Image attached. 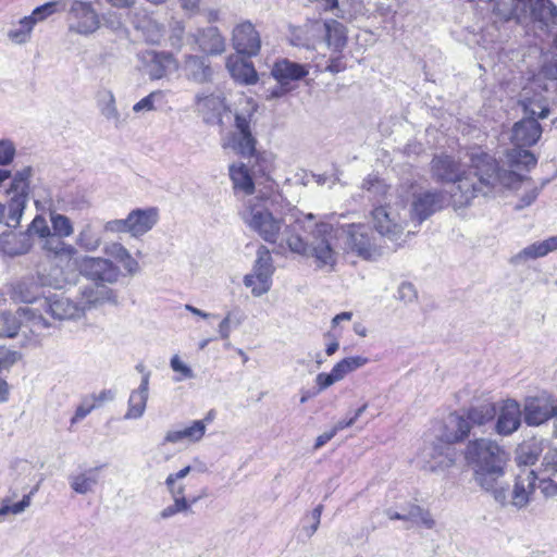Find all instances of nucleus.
Segmentation results:
<instances>
[{
	"mask_svg": "<svg viewBox=\"0 0 557 557\" xmlns=\"http://www.w3.org/2000/svg\"><path fill=\"white\" fill-rule=\"evenodd\" d=\"M288 203L277 193L249 198L240 212L244 223L264 242L277 244L280 250H289L301 257H312L319 268L333 269L337 263V233L333 224L315 221L312 213L295 216L286 223Z\"/></svg>",
	"mask_w": 557,
	"mask_h": 557,
	"instance_id": "nucleus-1",
	"label": "nucleus"
},
{
	"mask_svg": "<svg viewBox=\"0 0 557 557\" xmlns=\"http://www.w3.org/2000/svg\"><path fill=\"white\" fill-rule=\"evenodd\" d=\"M467 156L476 183L466 175L459 159L454 156L440 153L431 162V173L436 181L454 183L450 200L456 208L468 206L480 194L487 196L505 188H517L523 183L519 174L506 171L482 147L470 148Z\"/></svg>",
	"mask_w": 557,
	"mask_h": 557,
	"instance_id": "nucleus-2",
	"label": "nucleus"
},
{
	"mask_svg": "<svg viewBox=\"0 0 557 557\" xmlns=\"http://www.w3.org/2000/svg\"><path fill=\"white\" fill-rule=\"evenodd\" d=\"M240 108L235 112L234 128L226 138L224 146L231 148L242 157L255 160L251 171L244 163L230 165L228 172L235 191L251 195L257 184V173L264 172L261 162L264 159L256 153L257 140L252 134V117L257 111V104L248 98L240 101Z\"/></svg>",
	"mask_w": 557,
	"mask_h": 557,
	"instance_id": "nucleus-3",
	"label": "nucleus"
},
{
	"mask_svg": "<svg viewBox=\"0 0 557 557\" xmlns=\"http://www.w3.org/2000/svg\"><path fill=\"white\" fill-rule=\"evenodd\" d=\"M465 458L473 469L476 484L492 493L497 503L506 505L507 488L498 485L509 460L504 447L491 438H476L467 444Z\"/></svg>",
	"mask_w": 557,
	"mask_h": 557,
	"instance_id": "nucleus-4",
	"label": "nucleus"
},
{
	"mask_svg": "<svg viewBox=\"0 0 557 557\" xmlns=\"http://www.w3.org/2000/svg\"><path fill=\"white\" fill-rule=\"evenodd\" d=\"M543 133L541 124L534 117H525L516 122L511 129V141L515 148L506 154V162L515 169L530 168L536 164V158L532 152L524 149L534 146L541 138Z\"/></svg>",
	"mask_w": 557,
	"mask_h": 557,
	"instance_id": "nucleus-5",
	"label": "nucleus"
},
{
	"mask_svg": "<svg viewBox=\"0 0 557 557\" xmlns=\"http://www.w3.org/2000/svg\"><path fill=\"white\" fill-rule=\"evenodd\" d=\"M34 174L32 166L27 165L13 174L7 195L8 206L0 203V222L4 220L8 227L15 228L22 219L28 202L29 184Z\"/></svg>",
	"mask_w": 557,
	"mask_h": 557,
	"instance_id": "nucleus-6",
	"label": "nucleus"
},
{
	"mask_svg": "<svg viewBox=\"0 0 557 557\" xmlns=\"http://www.w3.org/2000/svg\"><path fill=\"white\" fill-rule=\"evenodd\" d=\"M408 210L403 200H394L376 206L372 211L375 230L391 240H397L408 224Z\"/></svg>",
	"mask_w": 557,
	"mask_h": 557,
	"instance_id": "nucleus-7",
	"label": "nucleus"
},
{
	"mask_svg": "<svg viewBox=\"0 0 557 557\" xmlns=\"http://www.w3.org/2000/svg\"><path fill=\"white\" fill-rule=\"evenodd\" d=\"M275 267L270 250L265 246H260L251 271L243 277V284L250 289L253 297H261L270 292Z\"/></svg>",
	"mask_w": 557,
	"mask_h": 557,
	"instance_id": "nucleus-8",
	"label": "nucleus"
},
{
	"mask_svg": "<svg viewBox=\"0 0 557 557\" xmlns=\"http://www.w3.org/2000/svg\"><path fill=\"white\" fill-rule=\"evenodd\" d=\"M75 264L78 272L96 284H115L121 277V270L111 259L104 257L81 256Z\"/></svg>",
	"mask_w": 557,
	"mask_h": 557,
	"instance_id": "nucleus-9",
	"label": "nucleus"
},
{
	"mask_svg": "<svg viewBox=\"0 0 557 557\" xmlns=\"http://www.w3.org/2000/svg\"><path fill=\"white\" fill-rule=\"evenodd\" d=\"M346 235L344 249L358 257L371 260L379 256V250L374 242L370 227L366 224H347L341 227Z\"/></svg>",
	"mask_w": 557,
	"mask_h": 557,
	"instance_id": "nucleus-10",
	"label": "nucleus"
},
{
	"mask_svg": "<svg viewBox=\"0 0 557 557\" xmlns=\"http://www.w3.org/2000/svg\"><path fill=\"white\" fill-rule=\"evenodd\" d=\"M522 416L527 425L540 426L557 413V398L547 392L528 396L523 400Z\"/></svg>",
	"mask_w": 557,
	"mask_h": 557,
	"instance_id": "nucleus-11",
	"label": "nucleus"
},
{
	"mask_svg": "<svg viewBox=\"0 0 557 557\" xmlns=\"http://www.w3.org/2000/svg\"><path fill=\"white\" fill-rule=\"evenodd\" d=\"M422 467L430 472H444L455 465L457 450L441 438L424 444L420 451Z\"/></svg>",
	"mask_w": 557,
	"mask_h": 557,
	"instance_id": "nucleus-12",
	"label": "nucleus"
},
{
	"mask_svg": "<svg viewBox=\"0 0 557 557\" xmlns=\"http://www.w3.org/2000/svg\"><path fill=\"white\" fill-rule=\"evenodd\" d=\"M100 27V18L91 2L74 0L69 9V29L88 36Z\"/></svg>",
	"mask_w": 557,
	"mask_h": 557,
	"instance_id": "nucleus-13",
	"label": "nucleus"
},
{
	"mask_svg": "<svg viewBox=\"0 0 557 557\" xmlns=\"http://www.w3.org/2000/svg\"><path fill=\"white\" fill-rule=\"evenodd\" d=\"M447 197L443 191L422 190L412 196L411 208L408 210L414 226H419L436 211L443 209L447 203Z\"/></svg>",
	"mask_w": 557,
	"mask_h": 557,
	"instance_id": "nucleus-14",
	"label": "nucleus"
},
{
	"mask_svg": "<svg viewBox=\"0 0 557 557\" xmlns=\"http://www.w3.org/2000/svg\"><path fill=\"white\" fill-rule=\"evenodd\" d=\"M144 60L151 81L170 79L181 66L178 60L169 51H147Z\"/></svg>",
	"mask_w": 557,
	"mask_h": 557,
	"instance_id": "nucleus-15",
	"label": "nucleus"
},
{
	"mask_svg": "<svg viewBox=\"0 0 557 557\" xmlns=\"http://www.w3.org/2000/svg\"><path fill=\"white\" fill-rule=\"evenodd\" d=\"M528 0H488V11L494 24L522 23L527 18Z\"/></svg>",
	"mask_w": 557,
	"mask_h": 557,
	"instance_id": "nucleus-16",
	"label": "nucleus"
},
{
	"mask_svg": "<svg viewBox=\"0 0 557 557\" xmlns=\"http://www.w3.org/2000/svg\"><path fill=\"white\" fill-rule=\"evenodd\" d=\"M24 322H29L34 326H49L41 313H36L28 307L20 308L16 314L0 313V337H14Z\"/></svg>",
	"mask_w": 557,
	"mask_h": 557,
	"instance_id": "nucleus-17",
	"label": "nucleus"
},
{
	"mask_svg": "<svg viewBox=\"0 0 557 557\" xmlns=\"http://www.w3.org/2000/svg\"><path fill=\"white\" fill-rule=\"evenodd\" d=\"M232 45L238 54L255 57L261 48V37L250 21H243L232 30Z\"/></svg>",
	"mask_w": 557,
	"mask_h": 557,
	"instance_id": "nucleus-18",
	"label": "nucleus"
},
{
	"mask_svg": "<svg viewBox=\"0 0 557 557\" xmlns=\"http://www.w3.org/2000/svg\"><path fill=\"white\" fill-rule=\"evenodd\" d=\"M522 417L521 406L517 400H504L499 408H496L495 433L500 436L513 434L520 428Z\"/></svg>",
	"mask_w": 557,
	"mask_h": 557,
	"instance_id": "nucleus-19",
	"label": "nucleus"
},
{
	"mask_svg": "<svg viewBox=\"0 0 557 557\" xmlns=\"http://www.w3.org/2000/svg\"><path fill=\"white\" fill-rule=\"evenodd\" d=\"M40 307L57 320H77L84 317L83 307L79 306L78 300L73 301L63 295L45 297L40 300Z\"/></svg>",
	"mask_w": 557,
	"mask_h": 557,
	"instance_id": "nucleus-20",
	"label": "nucleus"
},
{
	"mask_svg": "<svg viewBox=\"0 0 557 557\" xmlns=\"http://www.w3.org/2000/svg\"><path fill=\"white\" fill-rule=\"evenodd\" d=\"M536 482L537 473L535 470L529 468L520 469L515 480L510 505L517 509L525 508L535 492Z\"/></svg>",
	"mask_w": 557,
	"mask_h": 557,
	"instance_id": "nucleus-21",
	"label": "nucleus"
},
{
	"mask_svg": "<svg viewBox=\"0 0 557 557\" xmlns=\"http://www.w3.org/2000/svg\"><path fill=\"white\" fill-rule=\"evenodd\" d=\"M206 435L205 421H191L188 424L177 425L168 430L161 445L189 446L199 443Z\"/></svg>",
	"mask_w": 557,
	"mask_h": 557,
	"instance_id": "nucleus-22",
	"label": "nucleus"
},
{
	"mask_svg": "<svg viewBox=\"0 0 557 557\" xmlns=\"http://www.w3.org/2000/svg\"><path fill=\"white\" fill-rule=\"evenodd\" d=\"M529 15L548 33L557 28V7L550 0H528L527 17Z\"/></svg>",
	"mask_w": 557,
	"mask_h": 557,
	"instance_id": "nucleus-23",
	"label": "nucleus"
},
{
	"mask_svg": "<svg viewBox=\"0 0 557 557\" xmlns=\"http://www.w3.org/2000/svg\"><path fill=\"white\" fill-rule=\"evenodd\" d=\"M537 473L536 486L545 497L557 496V448L548 451Z\"/></svg>",
	"mask_w": 557,
	"mask_h": 557,
	"instance_id": "nucleus-24",
	"label": "nucleus"
},
{
	"mask_svg": "<svg viewBox=\"0 0 557 557\" xmlns=\"http://www.w3.org/2000/svg\"><path fill=\"white\" fill-rule=\"evenodd\" d=\"M127 221L131 236L141 237L158 223L159 210L153 207L132 210L127 215Z\"/></svg>",
	"mask_w": 557,
	"mask_h": 557,
	"instance_id": "nucleus-25",
	"label": "nucleus"
},
{
	"mask_svg": "<svg viewBox=\"0 0 557 557\" xmlns=\"http://www.w3.org/2000/svg\"><path fill=\"white\" fill-rule=\"evenodd\" d=\"M116 295L113 289L106 285H87L79 290L78 304L83 307V315L87 310L96 308L106 302H115Z\"/></svg>",
	"mask_w": 557,
	"mask_h": 557,
	"instance_id": "nucleus-26",
	"label": "nucleus"
},
{
	"mask_svg": "<svg viewBox=\"0 0 557 557\" xmlns=\"http://www.w3.org/2000/svg\"><path fill=\"white\" fill-rule=\"evenodd\" d=\"M225 110L224 99L220 95H197L196 111L207 124H219Z\"/></svg>",
	"mask_w": 557,
	"mask_h": 557,
	"instance_id": "nucleus-27",
	"label": "nucleus"
},
{
	"mask_svg": "<svg viewBox=\"0 0 557 557\" xmlns=\"http://www.w3.org/2000/svg\"><path fill=\"white\" fill-rule=\"evenodd\" d=\"M471 428L465 412L450 413L444 423L440 438L449 445L462 442L469 436Z\"/></svg>",
	"mask_w": 557,
	"mask_h": 557,
	"instance_id": "nucleus-28",
	"label": "nucleus"
},
{
	"mask_svg": "<svg viewBox=\"0 0 557 557\" xmlns=\"http://www.w3.org/2000/svg\"><path fill=\"white\" fill-rule=\"evenodd\" d=\"M191 36L199 50L207 54H221L225 51V39L216 26L199 28Z\"/></svg>",
	"mask_w": 557,
	"mask_h": 557,
	"instance_id": "nucleus-29",
	"label": "nucleus"
},
{
	"mask_svg": "<svg viewBox=\"0 0 557 557\" xmlns=\"http://www.w3.org/2000/svg\"><path fill=\"white\" fill-rule=\"evenodd\" d=\"M557 250V235L550 236L544 240L534 242L515 256L510 258V263L513 265H521L530 260L543 258L548 253Z\"/></svg>",
	"mask_w": 557,
	"mask_h": 557,
	"instance_id": "nucleus-30",
	"label": "nucleus"
},
{
	"mask_svg": "<svg viewBox=\"0 0 557 557\" xmlns=\"http://www.w3.org/2000/svg\"><path fill=\"white\" fill-rule=\"evenodd\" d=\"M149 373L144 374L139 386L131 392L124 414L125 420H137L144 416L149 397Z\"/></svg>",
	"mask_w": 557,
	"mask_h": 557,
	"instance_id": "nucleus-31",
	"label": "nucleus"
},
{
	"mask_svg": "<svg viewBox=\"0 0 557 557\" xmlns=\"http://www.w3.org/2000/svg\"><path fill=\"white\" fill-rule=\"evenodd\" d=\"M308 74V64H299L288 59L276 61L272 69V75L281 86H286L293 81H299Z\"/></svg>",
	"mask_w": 557,
	"mask_h": 557,
	"instance_id": "nucleus-32",
	"label": "nucleus"
},
{
	"mask_svg": "<svg viewBox=\"0 0 557 557\" xmlns=\"http://www.w3.org/2000/svg\"><path fill=\"white\" fill-rule=\"evenodd\" d=\"M226 69L231 76L244 85H253L258 81V74L253 64L239 54H232L226 60Z\"/></svg>",
	"mask_w": 557,
	"mask_h": 557,
	"instance_id": "nucleus-33",
	"label": "nucleus"
},
{
	"mask_svg": "<svg viewBox=\"0 0 557 557\" xmlns=\"http://www.w3.org/2000/svg\"><path fill=\"white\" fill-rule=\"evenodd\" d=\"M32 246L28 233L5 231L0 235V250L8 256L24 255Z\"/></svg>",
	"mask_w": 557,
	"mask_h": 557,
	"instance_id": "nucleus-34",
	"label": "nucleus"
},
{
	"mask_svg": "<svg viewBox=\"0 0 557 557\" xmlns=\"http://www.w3.org/2000/svg\"><path fill=\"white\" fill-rule=\"evenodd\" d=\"M102 243V230L91 221L86 222L75 236V247L85 252H96Z\"/></svg>",
	"mask_w": 557,
	"mask_h": 557,
	"instance_id": "nucleus-35",
	"label": "nucleus"
},
{
	"mask_svg": "<svg viewBox=\"0 0 557 557\" xmlns=\"http://www.w3.org/2000/svg\"><path fill=\"white\" fill-rule=\"evenodd\" d=\"M103 252L111 259L117 262L128 275H135L139 272V262L132 256L129 250L121 243L113 242L107 244Z\"/></svg>",
	"mask_w": 557,
	"mask_h": 557,
	"instance_id": "nucleus-36",
	"label": "nucleus"
},
{
	"mask_svg": "<svg viewBox=\"0 0 557 557\" xmlns=\"http://www.w3.org/2000/svg\"><path fill=\"white\" fill-rule=\"evenodd\" d=\"M71 488L81 495L94 493L99 483V468H88L69 476Z\"/></svg>",
	"mask_w": 557,
	"mask_h": 557,
	"instance_id": "nucleus-37",
	"label": "nucleus"
},
{
	"mask_svg": "<svg viewBox=\"0 0 557 557\" xmlns=\"http://www.w3.org/2000/svg\"><path fill=\"white\" fill-rule=\"evenodd\" d=\"M385 513L391 520L413 521L421 523L426 528H432L434 524L430 513L416 505H409L407 508H401L400 510L389 508Z\"/></svg>",
	"mask_w": 557,
	"mask_h": 557,
	"instance_id": "nucleus-38",
	"label": "nucleus"
},
{
	"mask_svg": "<svg viewBox=\"0 0 557 557\" xmlns=\"http://www.w3.org/2000/svg\"><path fill=\"white\" fill-rule=\"evenodd\" d=\"M63 238L51 233L40 243V246L46 252L57 258L72 259L77 255V248L65 243Z\"/></svg>",
	"mask_w": 557,
	"mask_h": 557,
	"instance_id": "nucleus-39",
	"label": "nucleus"
},
{
	"mask_svg": "<svg viewBox=\"0 0 557 557\" xmlns=\"http://www.w3.org/2000/svg\"><path fill=\"white\" fill-rule=\"evenodd\" d=\"M184 70L189 79L203 83L211 76V69L207 59L197 55H187L184 61Z\"/></svg>",
	"mask_w": 557,
	"mask_h": 557,
	"instance_id": "nucleus-40",
	"label": "nucleus"
},
{
	"mask_svg": "<svg viewBox=\"0 0 557 557\" xmlns=\"http://www.w3.org/2000/svg\"><path fill=\"white\" fill-rule=\"evenodd\" d=\"M325 42L329 48L339 51L346 45V29L336 20L325 21L323 24Z\"/></svg>",
	"mask_w": 557,
	"mask_h": 557,
	"instance_id": "nucleus-41",
	"label": "nucleus"
},
{
	"mask_svg": "<svg viewBox=\"0 0 557 557\" xmlns=\"http://www.w3.org/2000/svg\"><path fill=\"white\" fill-rule=\"evenodd\" d=\"M471 426H482L491 422L496 416V406L494 403L484 401L478 406H472L463 411Z\"/></svg>",
	"mask_w": 557,
	"mask_h": 557,
	"instance_id": "nucleus-42",
	"label": "nucleus"
},
{
	"mask_svg": "<svg viewBox=\"0 0 557 557\" xmlns=\"http://www.w3.org/2000/svg\"><path fill=\"white\" fill-rule=\"evenodd\" d=\"M96 101L100 113L108 121H113L115 123L120 121V112L112 90L108 88H100L96 94Z\"/></svg>",
	"mask_w": 557,
	"mask_h": 557,
	"instance_id": "nucleus-43",
	"label": "nucleus"
},
{
	"mask_svg": "<svg viewBox=\"0 0 557 557\" xmlns=\"http://www.w3.org/2000/svg\"><path fill=\"white\" fill-rule=\"evenodd\" d=\"M368 363V359L362 356H351L336 362L330 373L335 383L344 380L349 373L362 368Z\"/></svg>",
	"mask_w": 557,
	"mask_h": 557,
	"instance_id": "nucleus-44",
	"label": "nucleus"
},
{
	"mask_svg": "<svg viewBox=\"0 0 557 557\" xmlns=\"http://www.w3.org/2000/svg\"><path fill=\"white\" fill-rule=\"evenodd\" d=\"M368 363V359L362 356H351L336 362L330 373L335 383L344 380L349 373L362 368Z\"/></svg>",
	"mask_w": 557,
	"mask_h": 557,
	"instance_id": "nucleus-45",
	"label": "nucleus"
},
{
	"mask_svg": "<svg viewBox=\"0 0 557 557\" xmlns=\"http://www.w3.org/2000/svg\"><path fill=\"white\" fill-rule=\"evenodd\" d=\"M34 27L35 24L28 15L24 16L12 24L7 33V37L14 45H25L30 40Z\"/></svg>",
	"mask_w": 557,
	"mask_h": 557,
	"instance_id": "nucleus-46",
	"label": "nucleus"
},
{
	"mask_svg": "<svg viewBox=\"0 0 557 557\" xmlns=\"http://www.w3.org/2000/svg\"><path fill=\"white\" fill-rule=\"evenodd\" d=\"M12 297L21 302L33 304L38 300L39 285L33 280L21 281L14 286Z\"/></svg>",
	"mask_w": 557,
	"mask_h": 557,
	"instance_id": "nucleus-47",
	"label": "nucleus"
},
{
	"mask_svg": "<svg viewBox=\"0 0 557 557\" xmlns=\"http://www.w3.org/2000/svg\"><path fill=\"white\" fill-rule=\"evenodd\" d=\"M362 189L370 194L372 198L389 199L394 200L395 197L389 195L388 191L391 187L381 180L377 175L370 174L362 182Z\"/></svg>",
	"mask_w": 557,
	"mask_h": 557,
	"instance_id": "nucleus-48",
	"label": "nucleus"
},
{
	"mask_svg": "<svg viewBox=\"0 0 557 557\" xmlns=\"http://www.w3.org/2000/svg\"><path fill=\"white\" fill-rule=\"evenodd\" d=\"M200 499V496L191 497V499H177L172 498V504L164 507L159 516L163 520H168L178 513L191 512V507Z\"/></svg>",
	"mask_w": 557,
	"mask_h": 557,
	"instance_id": "nucleus-49",
	"label": "nucleus"
},
{
	"mask_svg": "<svg viewBox=\"0 0 557 557\" xmlns=\"http://www.w3.org/2000/svg\"><path fill=\"white\" fill-rule=\"evenodd\" d=\"M36 490L32 491L29 494L24 495L22 500L15 504H10L8 499H3L0 507V521H3L9 515H20L26 510L30 506L32 496L34 495Z\"/></svg>",
	"mask_w": 557,
	"mask_h": 557,
	"instance_id": "nucleus-50",
	"label": "nucleus"
},
{
	"mask_svg": "<svg viewBox=\"0 0 557 557\" xmlns=\"http://www.w3.org/2000/svg\"><path fill=\"white\" fill-rule=\"evenodd\" d=\"M50 222L52 227V234L70 237L74 233V226L72 221L64 214L50 212Z\"/></svg>",
	"mask_w": 557,
	"mask_h": 557,
	"instance_id": "nucleus-51",
	"label": "nucleus"
},
{
	"mask_svg": "<svg viewBox=\"0 0 557 557\" xmlns=\"http://www.w3.org/2000/svg\"><path fill=\"white\" fill-rule=\"evenodd\" d=\"M64 9L61 0L50 1L42 5H39L33 10V12L28 15V17L36 25L39 22H44L49 16L53 15L57 12H60Z\"/></svg>",
	"mask_w": 557,
	"mask_h": 557,
	"instance_id": "nucleus-52",
	"label": "nucleus"
},
{
	"mask_svg": "<svg viewBox=\"0 0 557 557\" xmlns=\"http://www.w3.org/2000/svg\"><path fill=\"white\" fill-rule=\"evenodd\" d=\"M164 98V94L161 90H156L140 99L133 106V111L135 113H146L156 111L158 109V103H160Z\"/></svg>",
	"mask_w": 557,
	"mask_h": 557,
	"instance_id": "nucleus-53",
	"label": "nucleus"
},
{
	"mask_svg": "<svg viewBox=\"0 0 557 557\" xmlns=\"http://www.w3.org/2000/svg\"><path fill=\"white\" fill-rule=\"evenodd\" d=\"M170 367L175 372L173 377L174 382H182L184 380H190L195 377L193 369L184 362L178 355L172 356L170 359Z\"/></svg>",
	"mask_w": 557,
	"mask_h": 557,
	"instance_id": "nucleus-54",
	"label": "nucleus"
},
{
	"mask_svg": "<svg viewBox=\"0 0 557 557\" xmlns=\"http://www.w3.org/2000/svg\"><path fill=\"white\" fill-rule=\"evenodd\" d=\"M539 457V450L535 446L521 445L516 455V462L520 469L528 468L535 463Z\"/></svg>",
	"mask_w": 557,
	"mask_h": 557,
	"instance_id": "nucleus-55",
	"label": "nucleus"
},
{
	"mask_svg": "<svg viewBox=\"0 0 557 557\" xmlns=\"http://www.w3.org/2000/svg\"><path fill=\"white\" fill-rule=\"evenodd\" d=\"M25 233L29 234V239L32 240V236H37L40 239V243L48 237L52 231L48 225L45 218L41 215L35 216V219L29 224L27 231Z\"/></svg>",
	"mask_w": 557,
	"mask_h": 557,
	"instance_id": "nucleus-56",
	"label": "nucleus"
},
{
	"mask_svg": "<svg viewBox=\"0 0 557 557\" xmlns=\"http://www.w3.org/2000/svg\"><path fill=\"white\" fill-rule=\"evenodd\" d=\"M66 284L67 282L63 277L62 272L59 269H53L49 274L39 276L40 286H48L54 289H62L66 286Z\"/></svg>",
	"mask_w": 557,
	"mask_h": 557,
	"instance_id": "nucleus-57",
	"label": "nucleus"
},
{
	"mask_svg": "<svg viewBox=\"0 0 557 557\" xmlns=\"http://www.w3.org/2000/svg\"><path fill=\"white\" fill-rule=\"evenodd\" d=\"M16 156V146L9 138L0 139V166L10 165Z\"/></svg>",
	"mask_w": 557,
	"mask_h": 557,
	"instance_id": "nucleus-58",
	"label": "nucleus"
},
{
	"mask_svg": "<svg viewBox=\"0 0 557 557\" xmlns=\"http://www.w3.org/2000/svg\"><path fill=\"white\" fill-rule=\"evenodd\" d=\"M164 485L168 490L169 495L171 498H177V499H189L186 497V485L184 484L183 480L166 476L164 481Z\"/></svg>",
	"mask_w": 557,
	"mask_h": 557,
	"instance_id": "nucleus-59",
	"label": "nucleus"
},
{
	"mask_svg": "<svg viewBox=\"0 0 557 557\" xmlns=\"http://www.w3.org/2000/svg\"><path fill=\"white\" fill-rule=\"evenodd\" d=\"M396 298L406 305L412 304L418 299V292L412 283L403 282L397 288Z\"/></svg>",
	"mask_w": 557,
	"mask_h": 557,
	"instance_id": "nucleus-60",
	"label": "nucleus"
},
{
	"mask_svg": "<svg viewBox=\"0 0 557 557\" xmlns=\"http://www.w3.org/2000/svg\"><path fill=\"white\" fill-rule=\"evenodd\" d=\"M143 30L146 39L151 44H158L163 35V26L156 21H148L147 26H137Z\"/></svg>",
	"mask_w": 557,
	"mask_h": 557,
	"instance_id": "nucleus-61",
	"label": "nucleus"
},
{
	"mask_svg": "<svg viewBox=\"0 0 557 557\" xmlns=\"http://www.w3.org/2000/svg\"><path fill=\"white\" fill-rule=\"evenodd\" d=\"M21 359V354L16 350L0 346V371L9 369Z\"/></svg>",
	"mask_w": 557,
	"mask_h": 557,
	"instance_id": "nucleus-62",
	"label": "nucleus"
},
{
	"mask_svg": "<svg viewBox=\"0 0 557 557\" xmlns=\"http://www.w3.org/2000/svg\"><path fill=\"white\" fill-rule=\"evenodd\" d=\"M323 511V506L318 505L310 513L308 519L310 520V523L308 525H304L302 531L308 537H311L315 531L318 530L321 521V515Z\"/></svg>",
	"mask_w": 557,
	"mask_h": 557,
	"instance_id": "nucleus-63",
	"label": "nucleus"
},
{
	"mask_svg": "<svg viewBox=\"0 0 557 557\" xmlns=\"http://www.w3.org/2000/svg\"><path fill=\"white\" fill-rule=\"evenodd\" d=\"M110 233H128V221L127 216L125 219H115L108 221L103 225V230Z\"/></svg>",
	"mask_w": 557,
	"mask_h": 557,
	"instance_id": "nucleus-64",
	"label": "nucleus"
}]
</instances>
